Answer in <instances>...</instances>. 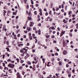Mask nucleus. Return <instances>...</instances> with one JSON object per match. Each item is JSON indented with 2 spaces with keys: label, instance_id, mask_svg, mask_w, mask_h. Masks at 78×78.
Wrapping results in <instances>:
<instances>
[{
  "label": "nucleus",
  "instance_id": "nucleus-1",
  "mask_svg": "<svg viewBox=\"0 0 78 78\" xmlns=\"http://www.w3.org/2000/svg\"><path fill=\"white\" fill-rule=\"evenodd\" d=\"M8 66L10 68L13 69V68H14V67L15 66V65L12 63H9L8 65Z\"/></svg>",
  "mask_w": 78,
  "mask_h": 78
},
{
  "label": "nucleus",
  "instance_id": "nucleus-2",
  "mask_svg": "<svg viewBox=\"0 0 78 78\" xmlns=\"http://www.w3.org/2000/svg\"><path fill=\"white\" fill-rule=\"evenodd\" d=\"M17 76V78H21V77L20 76V73L19 72H17L16 74Z\"/></svg>",
  "mask_w": 78,
  "mask_h": 78
},
{
  "label": "nucleus",
  "instance_id": "nucleus-3",
  "mask_svg": "<svg viewBox=\"0 0 78 78\" xmlns=\"http://www.w3.org/2000/svg\"><path fill=\"white\" fill-rule=\"evenodd\" d=\"M63 53L64 55H66L67 53V51L64 50L63 51Z\"/></svg>",
  "mask_w": 78,
  "mask_h": 78
},
{
  "label": "nucleus",
  "instance_id": "nucleus-4",
  "mask_svg": "<svg viewBox=\"0 0 78 78\" xmlns=\"http://www.w3.org/2000/svg\"><path fill=\"white\" fill-rule=\"evenodd\" d=\"M27 30H28L29 31H31V27H27Z\"/></svg>",
  "mask_w": 78,
  "mask_h": 78
},
{
  "label": "nucleus",
  "instance_id": "nucleus-5",
  "mask_svg": "<svg viewBox=\"0 0 78 78\" xmlns=\"http://www.w3.org/2000/svg\"><path fill=\"white\" fill-rule=\"evenodd\" d=\"M31 24L29 25L30 27H33V25H34V23L33 22H30Z\"/></svg>",
  "mask_w": 78,
  "mask_h": 78
},
{
  "label": "nucleus",
  "instance_id": "nucleus-6",
  "mask_svg": "<svg viewBox=\"0 0 78 78\" xmlns=\"http://www.w3.org/2000/svg\"><path fill=\"white\" fill-rule=\"evenodd\" d=\"M68 22V21H66V20L65 19H64L63 20V22H64L65 23H67Z\"/></svg>",
  "mask_w": 78,
  "mask_h": 78
},
{
  "label": "nucleus",
  "instance_id": "nucleus-7",
  "mask_svg": "<svg viewBox=\"0 0 78 78\" xmlns=\"http://www.w3.org/2000/svg\"><path fill=\"white\" fill-rule=\"evenodd\" d=\"M20 44H18V46L19 47H20V46H23V44H21V43H19Z\"/></svg>",
  "mask_w": 78,
  "mask_h": 78
},
{
  "label": "nucleus",
  "instance_id": "nucleus-8",
  "mask_svg": "<svg viewBox=\"0 0 78 78\" xmlns=\"http://www.w3.org/2000/svg\"><path fill=\"white\" fill-rule=\"evenodd\" d=\"M27 63L28 64V65H31V63L30 62V61H28L27 62Z\"/></svg>",
  "mask_w": 78,
  "mask_h": 78
},
{
  "label": "nucleus",
  "instance_id": "nucleus-9",
  "mask_svg": "<svg viewBox=\"0 0 78 78\" xmlns=\"http://www.w3.org/2000/svg\"><path fill=\"white\" fill-rule=\"evenodd\" d=\"M52 12H51V11H50L49 12V14H50V15H51L52 17H53V14L51 13Z\"/></svg>",
  "mask_w": 78,
  "mask_h": 78
},
{
  "label": "nucleus",
  "instance_id": "nucleus-10",
  "mask_svg": "<svg viewBox=\"0 0 78 78\" xmlns=\"http://www.w3.org/2000/svg\"><path fill=\"white\" fill-rule=\"evenodd\" d=\"M5 49L6 50H7V51H9V52H10V51L9 50V48H5Z\"/></svg>",
  "mask_w": 78,
  "mask_h": 78
},
{
  "label": "nucleus",
  "instance_id": "nucleus-11",
  "mask_svg": "<svg viewBox=\"0 0 78 78\" xmlns=\"http://www.w3.org/2000/svg\"><path fill=\"white\" fill-rule=\"evenodd\" d=\"M27 20H31V17H28V19H27Z\"/></svg>",
  "mask_w": 78,
  "mask_h": 78
},
{
  "label": "nucleus",
  "instance_id": "nucleus-12",
  "mask_svg": "<svg viewBox=\"0 0 78 78\" xmlns=\"http://www.w3.org/2000/svg\"><path fill=\"white\" fill-rule=\"evenodd\" d=\"M38 44L40 45L41 46H42V45L41 44V41H38Z\"/></svg>",
  "mask_w": 78,
  "mask_h": 78
},
{
  "label": "nucleus",
  "instance_id": "nucleus-13",
  "mask_svg": "<svg viewBox=\"0 0 78 78\" xmlns=\"http://www.w3.org/2000/svg\"><path fill=\"white\" fill-rule=\"evenodd\" d=\"M14 37V39H17V37H16V35H13Z\"/></svg>",
  "mask_w": 78,
  "mask_h": 78
},
{
  "label": "nucleus",
  "instance_id": "nucleus-14",
  "mask_svg": "<svg viewBox=\"0 0 78 78\" xmlns=\"http://www.w3.org/2000/svg\"><path fill=\"white\" fill-rule=\"evenodd\" d=\"M32 70L33 71H35L36 70V68L34 67H33V68H32Z\"/></svg>",
  "mask_w": 78,
  "mask_h": 78
},
{
  "label": "nucleus",
  "instance_id": "nucleus-15",
  "mask_svg": "<svg viewBox=\"0 0 78 78\" xmlns=\"http://www.w3.org/2000/svg\"><path fill=\"white\" fill-rule=\"evenodd\" d=\"M51 29L55 30V27H54V26H52L51 27Z\"/></svg>",
  "mask_w": 78,
  "mask_h": 78
},
{
  "label": "nucleus",
  "instance_id": "nucleus-16",
  "mask_svg": "<svg viewBox=\"0 0 78 78\" xmlns=\"http://www.w3.org/2000/svg\"><path fill=\"white\" fill-rule=\"evenodd\" d=\"M58 17H59V18H60V19H62V18H63V16H62L61 15H60L58 16Z\"/></svg>",
  "mask_w": 78,
  "mask_h": 78
},
{
  "label": "nucleus",
  "instance_id": "nucleus-17",
  "mask_svg": "<svg viewBox=\"0 0 78 78\" xmlns=\"http://www.w3.org/2000/svg\"><path fill=\"white\" fill-rule=\"evenodd\" d=\"M28 15L29 16H32V15L31 14V12H29V13H28Z\"/></svg>",
  "mask_w": 78,
  "mask_h": 78
},
{
  "label": "nucleus",
  "instance_id": "nucleus-18",
  "mask_svg": "<svg viewBox=\"0 0 78 78\" xmlns=\"http://www.w3.org/2000/svg\"><path fill=\"white\" fill-rule=\"evenodd\" d=\"M59 66H62V62L61 61L59 62Z\"/></svg>",
  "mask_w": 78,
  "mask_h": 78
},
{
  "label": "nucleus",
  "instance_id": "nucleus-19",
  "mask_svg": "<svg viewBox=\"0 0 78 78\" xmlns=\"http://www.w3.org/2000/svg\"><path fill=\"white\" fill-rule=\"evenodd\" d=\"M31 2V4L33 5L34 4V2H33V0H30Z\"/></svg>",
  "mask_w": 78,
  "mask_h": 78
},
{
  "label": "nucleus",
  "instance_id": "nucleus-20",
  "mask_svg": "<svg viewBox=\"0 0 78 78\" xmlns=\"http://www.w3.org/2000/svg\"><path fill=\"white\" fill-rule=\"evenodd\" d=\"M16 60L17 61V62L19 63V59L18 58H16Z\"/></svg>",
  "mask_w": 78,
  "mask_h": 78
},
{
  "label": "nucleus",
  "instance_id": "nucleus-21",
  "mask_svg": "<svg viewBox=\"0 0 78 78\" xmlns=\"http://www.w3.org/2000/svg\"><path fill=\"white\" fill-rule=\"evenodd\" d=\"M65 32H66V31H62L61 33L62 35L64 34H65Z\"/></svg>",
  "mask_w": 78,
  "mask_h": 78
},
{
  "label": "nucleus",
  "instance_id": "nucleus-22",
  "mask_svg": "<svg viewBox=\"0 0 78 78\" xmlns=\"http://www.w3.org/2000/svg\"><path fill=\"white\" fill-rule=\"evenodd\" d=\"M20 30L19 29L17 31V32H16V33L17 34H18V33H19V32H20Z\"/></svg>",
  "mask_w": 78,
  "mask_h": 78
},
{
  "label": "nucleus",
  "instance_id": "nucleus-23",
  "mask_svg": "<svg viewBox=\"0 0 78 78\" xmlns=\"http://www.w3.org/2000/svg\"><path fill=\"white\" fill-rule=\"evenodd\" d=\"M47 55L48 56V57H50V56H51V54L50 53H48Z\"/></svg>",
  "mask_w": 78,
  "mask_h": 78
},
{
  "label": "nucleus",
  "instance_id": "nucleus-24",
  "mask_svg": "<svg viewBox=\"0 0 78 78\" xmlns=\"http://www.w3.org/2000/svg\"><path fill=\"white\" fill-rule=\"evenodd\" d=\"M50 35H47L46 36V38H49V37H50Z\"/></svg>",
  "mask_w": 78,
  "mask_h": 78
},
{
  "label": "nucleus",
  "instance_id": "nucleus-25",
  "mask_svg": "<svg viewBox=\"0 0 78 78\" xmlns=\"http://www.w3.org/2000/svg\"><path fill=\"white\" fill-rule=\"evenodd\" d=\"M16 13H16V12H13V13H12L13 15H16Z\"/></svg>",
  "mask_w": 78,
  "mask_h": 78
},
{
  "label": "nucleus",
  "instance_id": "nucleus-26",
  "mask_svg": "<svg viewBox=\"0 0 78 78\" xmlns=\"http://www.w3.org/2000/svg\"><path fill=\"white\" fill-rule=\"evenodd\" d=\"M20 63L22 64L23 62H24V61L23 60H21L20 62Z\"/></svg>",
  "mask_w": 78,
  "mask_h": 78
},
{
  "label": "nucleus",
  "instance_id": "nucleus-27",
  "mask_svg": "<svg viewBox=\"0 0 78 78\" xmlns=\"http://www.w3.org/2000/svg\"><path fill=\"white\" fill-rule=\"evenodd\" d=\"M6 44L7 45H9V41H7L6 42Z\"/></svg>",
  "mask_w": 78,
  "mask_h": 78
},
{
  "label": "nucleus",
  "instance_id": "nucleus-28",
  "mask_svg": "<svg viewBox=\"0 0 78 78\" xmlns=\"http://www.w3.org/2000/svg\"><path fill=\"white\" fill-rule=\"evenodd\" d=\"M26 55H27V58H28V57H30V55H29V54L27 53Z\"/></svg>",
  "mask_w": 78,
  "mask_h": 78
},
{
  "label": "nucleus",
  "instance_id": "nucleus-29",
  "mask_svg": "<svg viewBox=\"0 0 78 78\" xmlns=\"http://www.w3.org/2000/svg\"><path fill=\"white\" fill-rule=\"evenodd\" d=\"M5 28H6V25H4L3 26V30L5 29Z\"/></svg>",
  "mask_w": 78,
  "mask_h": 78
},
{
  "label": "nucleus",
  "instance_id": "nucleus-30",
  "mask_svg": "<svg viewBox=\"0 0 78 78\" xmlns=\"http://www.w3.org/2000/svg\"><path fill=\"white\" fill-rule=\"evenodd\" d=\"M36 67L37 68H39V63L38 65H37Z\"/></svg>",
  "mask_w": 78,
  "mask_h": 78
},
{
  "label": "nucleus",
  "instance_id": "nucleus-31",
  "mask_svg": "<svg viewBox=\"0 0 78 78\" xmlns=\"http://www.w3.org/2000/svg\"><path fill=\"white\" fill-rule=\"evenodd\" d=\"M66 72L67 73H70L69 72H70V71L69 70H67L66 71Z\"/></svg>",
  "mask_w": 78,
  "mask_h": 78
},
{
  "label": "nucleus",
  "instance_id": "nucleus-32",
  "mask_svg": "<svg viewBox=\"0 0 78 78\" xmlns=\"http://www.w3.org/2000/svg\"><path fill=\"white\" fill-rule=\"evenodd\" d=\"M11 59H8L7 60V62H11Z\"/></svg>",
  "mask_w": 78,
  "mask_h": 78
},
{
  "label": "nucleus",
  "instance_id": "nucleus-33",
  "mask_svg": "<svg viewBox=\"0 0 78 78\" xmlns=\"http://www.w3.org/2000/svg\"><path fill=\"white\" fill-rule=\"evenodd\" d=\"M3 30H4V31H5V32H6V31H7L8 30V29L6 28L4 29H3Z\"/></svg>",
  "mask_w": 78,
  "mask_h": 78
},
{
  "label": "nucleus",
  "instance_id": "nucleus-34",
  "mask_svg": "<svg viewBox=\"0 0 78 78\" xmlns=\"http://www.w3.org/2000/svg\"><path fill=\"white\" fill-rule=\"evenodd\" d=\"M24 3L26 4H27V0H24Z\"/></svg>",
  "mask_w": 78,
  "mask_h": 78
},
{
  "label": "nucleus",
  "instance_id": "nucleus-35",
  "mask_svg": "<svg viewBox=\"0 0 78 78\" xmlns=\"http://www.w3.org/2000/svg\"><path fill=\"white\" fill-rule=\"evenodd\" d=\"M35 41H35V44H37V39H35Z\"/></svg>",
  "mask_w": 78,
  "mask_h": 78
},
{
  "label": "nucleus",
  "instance_id": "nucleus-36",
  "mask_svg": "<svg viewBox=\"0 0 78 78\" xmlns=\"http://www.w3.org/2000/svg\"><path fill=\"white\" fill-rule=\"evenodd\" d=\"M55 35H53L52 36H51V38L52 39H53V38H55Z\"/></svg>",
  "mask_w": 78,
  "mask_h": 78
},
{
  "label": "nucleus",
  "instance_id": "nucleus-37",
  "mask_svg": "<svg viewBox=\"0 0 78 78\" xmlns=\"http://www.w3.org/2000/svg\"><path fill=\"white\" fill-rule=\"evenodd\" d=\"M48 13L47 12H46L45 14V16H48Z\"/></svg>",
  "mask_w": 78,
  "mask_h": 78
},
{
  "label": "nucleus",
  "instance_id": "nucleus-38",
  "mask_svg": "<svg viewBox=\"0 0 78 78\" xmlns=\"http://www.w3.org/2000/svg\"><path fill=\"white\" fill-rule=\"evenodd\" d=\"M23 68L22 66H20L19 68V69H20V70H22V69Z\"/></svg>",
  "mask_w": 78,
  "mask_h": 78
},
{
  "label": "nucleus",
  "instance_id": "nucleus-39",
  "mask_svg": "<svg viewBox=\"0 0 78 78\" xmlns=\"http://www.w3.org/2000/svg\"><path fill=\"white\" fill-rule=\"evenodd\" d=\"M37 26L38 27H41V23H39V24H38Z\"/></svg>",
  "mask_w": 78,
  "mask_h": 78
},
{
  "label": "nucleus",
  "instance_id": "nucleus-40",
  "mask_svg": "<svg viewBox=\"0 0 78 78\" xmlns=\"http://www.w3.org/2000/svg\"><path fill=\"white\" fill-rule=\"evenodd\" d=\"M42 12H41L39 13V14L40 16H42Z\"/></svg>",
  "mask_w": 78,
  "mask_h": 78
},
{
  "label": "nucleus",
  "instance_id": "nucleus-41",
  "mask_svg": "<svg viewBox=\"0 0 78 78\" xmlns=\"http://www.w3.org/2000/svg\"><path fill=\"white\" fill-rule=\"evenodd\" d=\"M2 58L3 59H4L5 58V55H2Z\"/></svg>",
  "mask_w": 78,
  "mask_h": 78
},
{
  "label": "nucleus",
  "instance_id": "nucleus-42",
  "mask_svg": "<svg viewBox=\"0 0 78 78\" xmlns=\"http://www.w3.org/2000/svg\"><path fill=\"white\" fill-rule=\"evenodd\" d=\"M34 14L35 15H37V11H35L34 12Z\"/></svg>",
  "mask_w": 78,
  "mask_h": 78
},
{
  "label": "nucleus",
  "instance_id": "nucleus-43",
  "mask_svg": "<svg viewBox=\"0 0 78 78\" xmlns=\"http://www.w3.org/2000/svg\"><path fill=\"white\" fill-rule=\"evenodd\" d=\"M7 14H9L10 12H11L9 10H8L7 11Z\"/></svg>",
  "mask_w": 78,
  "mask_h": 78
},
{
  "label": "nucleus",
  "instance_id": "nucleus-44",
  "mask_svg": "<svg viewBox=\"0 0 78 78\" xmlns=\"http://www.w3.org/2000/svg\"><path fill=\"white\" fill-rule=\"evenodd\" d=\"M35 6H36V7H38L39 6V4H36L35 5Z\"/></svg>",
  "mask_w": 78,
  "mask_h": 78
},
{
  "label": "nucleus",
  "instance_id": "nucleus-45",
  "mask_svg": "<svg viewBox=\"0 0 78 78\" xmlns=\"http://www.w3.org/2000/svg\"><path fill=\"white\" fill-rule=\"evenodd\" d=\"M71 13H72V11H70L69 12H68V14L69 15H70Z\"/></svg>",
  "mask_w": 78,
  "mask_h": 78
},
{
  "label": "nucleus",
  "instance_id": "nucleus-46",
  "mask_svg": "<svg viewBox=\"0 0 78 78\" xmlns=\"http://www.w3.org/2000/svg\"><path fill=\"white\" fill-rule=\"evenodd\" d=\"M21 3L23 4V0H20Z\"/></svg>",
  "mask_w": 78,
  "mask_h": 78
},
{
  "label": "nucleus",
  "instance_id": "nucleus-47",
  "mask_svg": "<svg viewBox=\"0 0 78 78\" xmlns=\"http://www.w3.org/2000/svg\"><path fill=\"white\" fill-rule=\"evenodd\" d=\"M2 64L3 66V67H5V63H2Z\"/></svg>",
  "mask_w": 78,
  "mask_h": 78
},
{
  "label": "nucleus",
  "instance_id": "nucleus-48",
  "mask_svg": "<svg viewBox=\"0 0 78 78\" xmlns=\"http://www.w3.org/2000/svg\"><path fill=\"white\" fill-rule=\"evenodd\" d=\"M33 30L35 31H36V28L35 27H34L33 28Z\"/></svg>",
  "mask_w": 78,
  "mask_h": 78
},
{
  "label": "nucleus",
  "instance_id": "nucleus-49",
  "mask_svg": "<svg viewBox=\"0 0 78 78\" xmlns=\"http://www.w3.org/2000/svg\"><path fill=\"white\" fill-rule=\"evenodd\" d=\"M29 8V5L28 4L27 5V9H28Z\"/></svg>",
  "mask_w": 78,
  "mask_h": 78
},
{
  "label": "nucleus",
  "instance_id": "nucleus-50",
  "mask_svg": "<svg viewBox=\"0 0 78 78\" xmlns=\"http://www.w3.org/2000/svg\"><path fill=\"white\" fill-rule=\"evenodd\" d=\"M30 7L32 8H34V6H33V5H30Z\"/></svg>",
  "mask_w": 78,
  "mask_h": 78
},
{
  "label": "nucleus",
  "instance_id": "nucleus-51",
  "mask_svg": "<svg viewBox=\"0 0 78 78\" xmlns=\"http://www.w3.org/2000/svg\"><path fill=\"white\" fill-rule=\"evenodd\" d=\"M55 56H58V53H56L55 54Z\"/></svg>",
  "mask_w": 78,
  "mask_h": 78
},
{
  "label": "nucleus",
  "instance_id": "nucleus-52",
  "mask_svg": "<svg viewBox=\"0 0 78 78\" xmlns=\"http://www.w3.org/2000/svg\"><path fill=\"white\" fill-rule=\"evenodd\" d=\"M3 13H6V10H3Z\"/></svg>",
  "mask_w": 78,
  "mask_h": 78
},
{
  "label": "nucleus",
  "instance_id": "nucleus-53",
  "mask_svg": "<svg viewBox=\"0 0 78 78\" xmlns=\"http://www.w3.org/2000/svg\"><path fill=\"white\" fill-rule=\"evenodd\" d=\"M39 12H42V9H39Z\"/></svg>",
  "mask_w": 78,
  "mask_h": 78
},
{
  "label": "nucleus",
  "instance_id": "nucleus-54",
  "mask_svg": "<svg viewBox=\"0 0 78 78\" xmlns=\"http://www.w3.org/2000/svg\"><path fill=\"white\" fill-rule=\"evenodd\" d=\"M57 29L58 30L60 31V28L59 27H58L57 28Z\"/></svg>",
  "mask_w": 78,
  "mask_h": 78
},
{
  "label": "nucleus",
  "instance_id": "nucleus-55",
  "mask_svg": "<svg viewBox=\"0 0 78 78\" xmlns=\"http://www.w3.org/2000/svg\"><path fill=\"white\" fill-rule=\"evenodd\" d=\"M11 62L12 63H14V62H15L14 61H11Z\"/></svg>",
  "mask_w": 78,
  "mask_h": 78
},
{
  "label": "nucleus",
  "instance_id": "nucleus-56",
  "mask_svg": "<svg viewBox=\"0 0 78 78\" xmlns=\"http://www.w3.org/2000/svg\"><path fill=\"white\" fill-rule=\"evenodd\" d=\"M9 35V34H8V33H6V36H8V35Z\"/></svg>",
  "mask_w": 78,
  "mask_h": 78
},
{
  "label": "nucleus",
  "instance_id": "nucleus-57",
  "mask_svg": "<svg viewBox=\"0 0 78 78\" xmlns=\"http://www.w3.org/2000/svg\"><path fill=\"white\" fill-rule=\"evenodd\" d=\"M69 67V65L68 64H67L66 65V67L67 68V67Z\"/></svg>",
  "mask_w": 78,
  "mask_h": 78
},
{
  "label": "nucleus",
  "instance_id": "nucleus-58",
  "mask_svg": "<svg viewBox=\"0 0 78 78\" xmlns=\"http://www.w3.org/2000/svg\"><path fill=\"white\" fill-rule=\"evenodd\" d=\"M34 61H36V60H37V59L36 58V57L34 58Z\"/></svg>",
  "mask_w": 78,
  "mask_h": 78
},
{
  "label": "nucleus",
  "instance_id": "nucleus-59",
  "mask_svg": "<svg viewBox=\"0 0 78 78\" xmlns=\"http://www.w3.org/2000/svg\"><path fill=\"white\" fill-rule=\"evenodd\" d=\"M67 5H66L65 7V9L66 10H67Z\"/></svg>",
  "mask_w": 78,
  "mask_h": 78
},
{
  "label": "nucleus",
  "instance_id": "nucleus-60",
  "mask_svg": "<svg viewBox=\"0 0 78 78\" xmlns=\"http://www.w3.org/2000/svg\"><path fill=\"white\" fill-rule=\"evenodd\" d=\"M62 8H64V4H62Z\"/></svg>",
  "mask_w": 78,
  "mask_h": 78
},
{
  "label": "nucleus",
  "instance_id": "nucleus-61",
  "mask_svg": "<svg viewBox=\"0 0 78 78\" xmlns=\"http://www.w3.org/2000/svg\"><path fill=\"white\" fill-rule=\"evenodd\" d=\"M72 16L73 17H75V14H73L72 15Z\"/></svg>",
  "mask_w": 78,
  "mask_h": 78
},
{
  "label": "nucleus",
  "instance_id": "nucleus-62",
  "mask_svg": "<svg viewBox=\"0 0 78 78\" xmlns=\"http://www.w3.org/2000/svg\"><path fill=\"white\" fill-rule=\"evenodd\" d=\"M40 20H41V18H38V19L37 20V21L38 22H39V21H40Z\"/></svg>",
  "mask_w": 78,
  "mask_h": 78
},
{
  "label": "nucleus",
  "instance_id": "nucleus-63",
  "mask_svg": "<svg viewBox=\"0 0 78 78\" xmlns=\"http://www.w3.org/2000/svg\"><path fill=\"white\" fill-rule=\"evenodd\" d=\"M23 50H20V52H21V53H23Z\"/></svg>",
  "mask_w": 78,
  "mask_h": 78
},
{
  "label": "nucleus",
  "instance_id": "nucleus-64",
  "mask_svg": "<svg viewBox=\"0 0 78 78\" xmlns=\"http://www.w3.org/2000/svg\"><path fill=\"white\" fill-rule=\"evenodd\" d=\"M70 76H71V74H69L68 75V77H69V78H70Z\"/></svg>",
  "mask_w": 78,
  "mask_h": 78
}]
</instances>
